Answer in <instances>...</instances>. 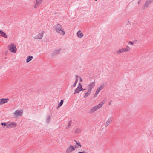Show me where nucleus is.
Listing matches in <instances>:
<instances>
[{
  "mask_svg": "<svg viewBox=\"0 0 153 153\" xmlns=\"http://www.w3.org/2000/svg\"><path fill=\"white\" fill-rule=\"evenodd\" d=\"M128 45H132L134 44V43L133 42L131 41H129L128 43Z\"/></svg>",
  "mask_w": 153,
  "mask_h": 153,
  "instance_id": "bb28decb",
  "label": "nucleus"
},
{
  "mask_svg": "<svg viewBox=\"0 0 153 153\" xmlns=\"http://www.w3.org/2000/svg\"><path fill=\"white\" fill-rule=\"evenodd\" d=\"M78 153H85V152H78Z\"/></svg>",
  "mask_w": 153,
  "mask_h": 153,
  "instance_id": "c756f323",
  "label": "nucleus"
},
{
  "mask_svg": "<svg viewBox=\"0 0 153 153\" xmlns=\"http://www.w3.org/2000/svg\"><path fill=\"white\" fill-rule=\"evenodd\" d=\"M38 2L37 0H36V1L34 7L35 8H37L38 7Z\"/></svg>",
  "mask_w": 153,
  "mask_h": 153,
  "instance_id": "b1692460",
  "label": "nucleus"
},
{
  "mask_svg": "<svg viewBox=\"0 0 153 153\" xmlns=\"http://www.w3.org/2000/svg\"><path fill=\"white\" fill-rule=\"evenodd\" d=\"M63 100H61L60 101V103L58 104V107L59 108L60 107H61L62 105L63 104Z\"/></svg>",
  "mask_w": 153,
  "mask_h": 153,
  "instance_id": "5701e85b",
  "label": "nucleus"
},
{
  "mask_svg": "<svg viewBox=\"0 0 153 153\" xmlns=\"http://www.w3.org/2000/svg\"><path fill=\"white\" fill-rule=\"evenodd\" d=\"M45 31L44 30H40L39 34V39H42L43 36L44 34L45 33Z\"/></svg>",
  "mask_w": 153,
  "mask_h": 153,
  "instance_id": "f3484780",
  "label": "nucleus"
},
{
  "mask_svg": "<svg viewBox=\"0 0 153 153\" xmlns=\"http://www.w3.org/2000/svg\"><path fill=\"white\" fill-rule=\"evenodd\" d=\"M131 50V48L127 46L125 48H121L116 51V53L117 54H120L125 52H129Z\"/></svg>",
  "mask_w": 153,
  "mask_h": 153,
  "instance_id": "f03ea898",
  "label": "nucleus"
},
{
  "mask_svg": "<svg viewBox=\"0 0 153 153\" xmlns=\"http://www.w3.org/2000/svg\"><path fill=\"white\" fill-rule=\"evenodd\" d=\"M91 92L90 91H87V92L85 94L84 97L85 98H86V97L88 96L91 93Z\"/></svg>",
  "mask_w": 153,
  "mask_h": 153,
  "instance_id": "412c9836",
  "label": "nucleus"
},
{
  "mask_svg": "<svg viewBox=\"0 0 153 153\" xmlns=\"http://www.w3.org/2000/svg\"><path fill=\"white\" fill-rule=\"evenodd\" d=\"M141 1L140 0L138 2V4H140V2Z\"/></svg>",
  "mask_w": 153,
  "mask_h": 153,
  "instance_id": "7c9ffc66",
  "label": "nucleus"
},
{
  "mask_svg": "<svg viewBox=\"0 0 153 153\" xmlns=\"http://www.w3.org/2000/svg\"><path fill=\"white\" fill-rule=\"evenodd\" d=\"M78 80H79L80 82L82 81V79L80 76H76L75 78L74 79L73 81L74 83L72 85V87H75L76 86Z\"/></svg>",
  "mask_w": 153,
  "mask_h": 153,
  "instance_id": "0eeeda50",
  "label": "nucleus"
},
{
  "mask_svg": "<svg viewBox=\"0 0 153 153\" xmlns=\"http://www.w3.org/2000/svg\"><path fill=\"white\" fill-rule=\"evenodd\" d=\"M81 130L80 129L78 128L76 129V130L75 131V132L76 133H77L81 132Z\"/></svg>",
  "mask_w": 153,
  "mask_h": 153,
  "instance_id": "393cba45",
  "label": "nucleus"
},
{
  "mask_svg": "<svg viewBox=\"0 0 153 153\" xmlns=\"http://www.w3.org/2000/svg\"><path fill=\"white\" fill-rule=\"evenodd\" d=\"M76 143V144L78 145L80 147H81L82 146L81 145L80 143H78L77 141H75Z\"/></svg>",
  "mask_w": 153,
  "mask_h": 153,
  "instance_id": "cd10ccee",
  "label": "nucleus"
},
{
  "mask_svg": "<svg viewBox=\"0 0 153 153\" xmlns=\"http://www.w3.org/2000/svg\"><path fill=\"white\" fill-rule=\"evenodd\" d=\"M8 98H1L0 99V105H4L7 103L9 101Z\"/></svg>",
  "mask_w": 153,
  "mask_h": 153,
  "instance_id": "f8f14e48",
  "label": "nucleus"
},
{
  "mask_svg": "<svg viewBox=\"0 0 153 153\" xmlns=\"http://www.w3.org/2000/svg\"><path fill=\"white\" fill-rule=\"evenodd\" d=\"M9 50L11 53H15L16 52L17 49L16 45L13 43L10 44L8 46Z\"/></svg>",
  "mask_w": 153,
  "mask_h": 153,
  "instance_id": "20e7f679",
  "label": "nucleus"
},
{
  "mask_svg": "<svg viewBox=\"0 0 153 153\" xmlns=\"http://www.w3.org/2000/svg\"><path fill=\"white\" fill-rule=\"evenodd\" d=\"M51 120V116L50 115H48L47 116L46 119V122L48 123Z\"/></svg>",
  "mask_w": 153,
  "mask_h": 153,
  "instance_id": "4be33fe9",
  "label": "nucleus"
},
{
  "mask_svg": "<svg viewBox=\"0 0 153 153\" xmlns=\"http://www.w3.org/2000/svg\"><path fill=\"white\" fill-rule=\"evenodd\" d=\"M54 29L56 32L60 35L63 36L65 34V32L63 30L62 25L59 24L55 25L54 26Z\"/></svg>",
  "mask_w": 153,
  "mask_h": 153,
  "instance_id": "f257e3e1",
  "label": "nucleus"
},
{
  "mask_svg": "<svg viewBox=\"0 0 153 153\" xmlns=\"http://www.w3.org/2000/svg\"><path fill=\"white\" fill-rule=\"evenodd\" d=\"M23 113V110H16L13 113V115L15 117H17L21 116Z\"/></svg>",
  "mask_w": 153,
  "mask_h": 153,
  "instance_id": "39448f33",
  "label": "nucleus"
},
{
  "mask_svg": "<svg viewBox=\"0 0 153 153\" xmlns=\"http://www.w3.org/2000/svg\"><path fill=\"white\" fill-rule=\"evenodd\" d=\"M95 85V82H93L90 83L87 86L86 90H87V91H89L91 92L92 89L93 88Z\"/></svg>",
  "mask_w": 153,
  "mask_h": 153,
  "instance_id": "1a4fd4ad",
  "label": "nucleus"
},
{
  "mask_svg": "<svg viewBox=\"0 0 153 153\" xmlns=\"http://www.w3.org/2000/svg\"><path fill=\"white\" fill-rule=\"evenodd\" d=\"M75 149L76 148L75 147L71 144L67 148L65 153H72Z\"/></svg>",
  "mask_w": 153,
  "mask_h": 153,
  "instance_id": "423d86ee",
  "label": "nucleus"
},
{
  "mask_svg": "<svg viewBox=\"0 0 153 153\" xmlns=\"http://www.w3.org/2000/svg\"><path fill=\"white\" fill-rule=\"evenodd\" d=\"M100 91L101 90L100 89L97 88V90L96 91L94 94V97H96L97 96V95L98 94V93H99V92H100Z\"/></svg>",
  "mask_w": 153,
  "mask_h": 153,
  "instance_id": "aec40b11",
  "label": "nucleus"
},
{
  "mask_svg": "<svg viewBox=\"0 0 153 153\" xmlns=\"http://www.w3.org/2000/svg\"><path fill=\"white\" fill-rule=\"evenodd\" d=\"M104 104V102H100L98 105L92 107L90 109V112L91 113H93V112H95L97 110L101 108L102 107V106H103Z\"/></svg>",
  "mask_w": 153,
  "mask_h": 153,
  "instance_id": "7ed1b4c3",
  "label": "nucleus"
},
{
  "mask_svg": "<svg viewBox=\"0 0 153 153\" xmlns=\"http://www.w3.org/2000/svg\"><path fill=\"white\" fill-rule=\"evenodd\" d=\"M61 50L60 49H57L56 50L53 51L52 54L53 55H55L58 54L60 52Z\"/></svg>",
  "mask_w": 153,
  "mask_h": 153,
  "instance_id": "a211bd4d",
  "label": "nucleus"
},
{
  "mask_svg": "<svg viewBox=\"0 0 153 153\" xmlns=\"http://www.w3.org/2000/svg\"><path fill=\"white\" fill-rule=\"evenodd\" d=\"M33 59V57L31 56H28L26 59V62L27 63H28Z\"/></svg>",
  "mask_w": 153,
  "mask_h": 153,
  "instance_id": "6ab92c4d",
  "label": "nucleus"
},
{
  "mask_svg": "<svg viewBox=\"0 0 153 153\" xmlns=\"http://www.w3.org/2000/svg\"><path fill=\"white\" fill-rule=\"evenodd\" d=\"M1 125L3 126V128H9L8 122H3L1 123Z\"/></svg>",
  "mask_w": 153,
  "mask_h": 153,
  "instance_id": "ddd939ff",
  "label": "nucleus"
},
{
  "mask_svg": "<svg viewBox=\"0 0 153 153\" xmlns=\"http://www.w3.org/2000/svg\"><path fill=\"white\" fill-rule=\"evenodd\" d=\"M43 1V0H39V4H41Z\"/></svg>",
  "mask_w": 153,
  "mask_h": 153,
  "instance_id": "c85d7f7f",
  "label": "nucleus"
},
{
  "mask_svg": "<svg viewBox=\"0 0 153 153\" xmlns=\"http://www.w3.org/2000/svg\"><path fill=\"white\" fill-rule=\"evenodd\" d=\"M77 35L79 38H82L84 36L83 33L81 30H79L77 32Z\"/></svg>",
  "mask_w": 153,
  "mask_h": 153,
  "instance_id": "2eb2a0df",
  "label": "nucleus"
},
{
  "mask_svg": "<svg viewBox=\"0 0 153 153\" xmlns=\"http://www.w3.org/2000/svg\"><path fill=\"white\" fill-rule=\"evenodd\" d=\"M153 1V0H147L144 4L145 7H147Z\"/></svg>",
  "mask_w": 153,
  "mask_h": 153,
  "instance_id": "dca6fc26",
  "label": "nucleus"
},
{
  "mask_svg": "<svg viewBox=\"0 0 153 153\" xmlns=\"http://www.w3.org/2000/svg\"><path fill=\"white\" fill-rule=\"evenodd\" d=\"M0 36L5 38H7L8 37V36L6 34L4 31L1 30H0Z\"/></svg>",
  "mask_w": 153,
  "mask_h": 153,
  "instance_id": "4468645a",
  "label": "nucleus"
},
{
  "mask_svg": "<svg viewBox=\"0 0 153 153\" xmlns=\"http://www.w3.org/2000/svg\"><path fill=\"white\" fill-rule=\"evenodd\" d=\"M9 128H15L17 126V123L14 122H8Z\"/></svg>",
  "mask_w": 153,
  "mask_h": 153,
  "instance_id": "9b49d317",
  "label": "nucleus"
},
{
  "mask_svg": "<svg viewBox=\"0 0 153 153\" xmlns=\"http://www.w3.org/2000/svg\"><path fill=\"white\" fill-rule=\"evenodd\" d=\"M112 122V117H109L107 120L104 123V126L105 127L108 126L110 125Z\"/></svg>",
  "mask_w": 153,
  "mask_h": 153,
  "instance_id": "9d476101",
  "label": "nucleus"
},
{
  "mask_svg": "<svg viewBox=\"0 0 153 153\" xmlns=\"http://www.w3.org/2000/svg\"><path fill=\"white\" fill-rule=\"evenodd\" d=\"M86 89H84L82 88L81 84L79 83L77 88L75 90V91L74 93V94L79 93L80 91L86 90Z\"/></svg>",
  "mask_w": 153,
  "mask_h": 153,
  "instance_id": "6e6552de",
  "label": "nucleus"
},
{
  "mask_svg": "<svg viewBox=\"0 0 153 153\" xmlns=\"http://www.w3.org/2000/svg\"><path fill=\"white\" fill-rule=\"evenodd\" d=\"M104 87V85H101L100 87L98 88L100 89V90L102 89Z\"/></svg>",
  "mask_w": 153,
  "mask_h": 153,
  "instance_id": "a878e982",
  "label": "nucleus"
}]
</instances>
